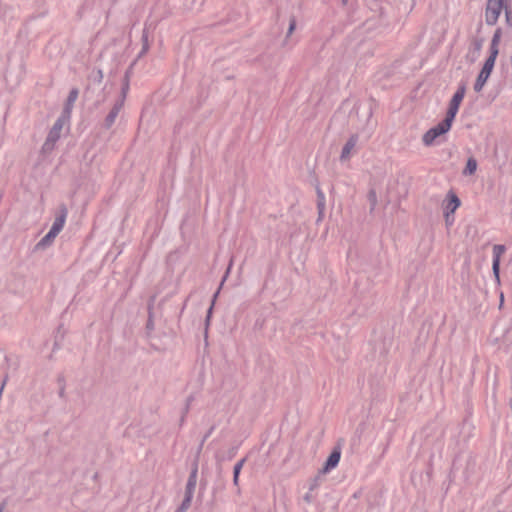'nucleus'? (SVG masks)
Instances as JSON below:
<instances>
[{
    "instance_id": "27",
    "label": "nucleus",
    "mask_w": 512,
    "mask_h": 512,
    "mask_svg": "<svg viewBox=\"0 0 512 512\" xmlns=\"http://www.w3.org/2000/svg\"><path fill=\"white\" fill-rule=\"evenodd\" d=\"M59 397L64 398L65 397V384H62L59 388Z\"/></svg>"
},
{
    "instance_id": "12",
    "label": "nucleus",
    "mask_w": 512,
    "mask_h": 512,
    "mask_svg": "<svg viewBox=\"0 0 512 512\" xmlns=\"http://www.w3.org/2000/svg\"><path fill=\"white\" fill-rule=\"evenodd\" d=\"M197 478H198V466L196 464V465H194V467L192 468V470L189 474V477H188V480L186 483V487H185V494H193L194 495V491H195L196 484H197Z\"/></svg>"
},
{
    "instance_id": "15",
    "label": "nucleus",
    "mask_w": 512,
    "mask_h": 512,
    "mask_svg": "<svg viewBox=\"0 0 512 512\" xmlns=\"http://www.w3.org/2000/svg\"><path fill=\"white\" fill-rule=\"evenodd\" d=\"M57 235L58 233H53V230L50 229L49 232L37 243V247L45 248L49 246Z\"/></svg>"
},
{
    "instance_id": "35",
    "label": "nucleus",
    "mask_w": 512,
    "mask_h": 512,
    "mask_svg": "<svg viewBox=\"0 0 512 512\" xmlns=\"http://www.w3.org/2000/svg\"><path fill=\"white\" fill-rule=\"evenodd\" d=\"M152 325L151 321L148 322L147 327L149 328Z\"/></svg>"
},
{
    "instance_id": "24",
    "label": "nucleus",
    "mask_w": 512,
    "mask_h": 512,
    "mask_svg": "<svg viewBox=\"0 0 512 512\" xmlns=\"http://www.w3.org/2000/svg\"><path fill=\"white\" fill-rule=\"evenodd\" d=\"M319 486V483H318V478H314L312 479V481L310 482V485H309V491L312 492L314 491L315 489H317Z\"/></svg>"
},
{
    "instance_id": "7",
    "label": "nucleus",
    "mask_w": 512,
    "mask_h": 512,
    "mask_svg": "<svg viewBox=\"0 0 512 512\" xmlns=\"http://www.w3.org/2000/svg\"><path fill=\"white\" fill-rule=\"evenodd\" d=\"M67 215H68V209H67L66 205L65 204L59 205L58 214L55 217L54 222L50 228L51 230H53V233L59 234L61 232V230L63 229V227L65 225Z\"/></svg>"
},
{
    "instance_id": "16",
    "label": "nucleus",
    "mask_w": 512,
    "mask_h": 512,
    "mask_svg": "<svg viewBox=\"0 0 512 512\" xmlns=\"http://www.w3.org/2000/svg\"><path fill=\"white\" fill-rule=\"evenodd\" d=\"M477 170V161L474 157H470L467 160L466 167L463 170V175H472Z\"/></svg>"
},
{
    "instance_id": "20",
    "label": "nucleus",
    "mask_w": 512,
    "mask_h": 512,
    "mask_svg": "<svg viewBox=\"0 0 512 512\" xmlns=\"http://www.w3.org/2000/svg\"><path fill=\"white\" fill-rule=\"evenodd\" d=\"M317 192V209L318 210H325V195L322 192V190L318 187L316 189Z\"/></svg>"
},
{
    "instance_id": "36",
    "label": "nucleus",
    "mask_w": 512,
    "mask_h": 512,
    "mask_svg": "<svg viewBox=\"0 0 512 512\" xmlns=\"http://www.w3.org/2000/svg\"><path fill=\"white\" fill-rule=\"evenodd\" d=\"M218 293H219V292L217 291V292L214 294V299L217 297Z\"/></svg>"
},
{
    "instance_id": "28",
    "label": "nucleus",
    "mask_w": 512,
    "mask_h": 512,
    "mask_svg": "<svg viewBox=\"0 0 512 512\" xmlns=\"http://www.w3.org/2000/svg\"><path fill=\"white\" fill-rule=\"evenodd\" d=\"M128 88H129V85H128V82H126V84L122 88V99L121 100H123V101H124V98L126 96V92H127Z\"/></svg>"
},
{
    "instance_id": "10",
    "label": "nucleus",
    "mask_w": 512,
    "mask_h": 512,
    "mask_svg": "<svg viewBox=\"0 0 512 512\" xmlns=\"http://www.w3.org/2000/svg\"><path fill=\"white\" fill-rule=\"evenodd\" d=\"M358 135L353 134L350 136V138L347 140L345 145L342 148L340 160L345 161L350 158L351 151L355 148L357 142H358Z\"/></svg>"
},
{
    "instance_id": "23",
    "label": "nucleus",
    "mask_w": 512,
    "mask_h": 512,
    "mask_svg": "<svg viewBox=\"0 0 512 512\" xmlns=\"http://www.w3.org/2000/svg\"><path fill=\"white\" fill-rule=\"evenodd\" d=\"M505 17L507 25L512 27V12L508 7H505Z\"/></svg>"
},
{
    "instance_id": "8",
    "label": "nucleus",
    "mask_w": 512,
    "mask_h": 512,
    "mask_svg": "<svg viewBox=\"0 0 512 512\" xmlns=\"http://www.w3.org/2000/svg\"><path fill=\"white\" fill-rule=\"evenodd\" d=\"M340 458H341V446L340 445H336L331 454L329 455V457L327 458L323 468H322V472L323 473H328L330 472L332 469L336 468L337 465L339 464V461H340Z\"/></svg>"
},
{
    "instance_id": "11",
    "label": "nucleus",
    "mask_w": 512,
    "mask_h": 512,
    "mask_svg": "<svg viewBox=\"0 0 512 512\" xmlns=\"http://www.w3.org/2000/svg\"><path fill=\"white\" fill-rule=\"evenodd\" d=\"M447 197H448V203L445 207L446 221L449 220V215L453 214L461 204L460 199L458 198V196L455 193L449 192Z\"/></svg>"
},
{
    "instance_id": "25",
    "label": "nucleus",
    "mask_w": 512,
    "mask_h": 512,
    "mask_svg": "<svg viewBox=\"0 0 512 512\" xmlns=\"http://www.w3.org/2000/svg\"><path fill=\"white\" fill-rule=\"evenodd\" d=\"M213 429H214V428H213V427H211V428L209 429V431L204 435V437H203V439H202V441H201V443H200V447H199V449H202V446H203L204 442L209 438V436H210V435H211V433L213 432Z\"/></svg>"
},
{
    "instance_id": "31",
    "label": "nucleus",
    "mask_w": 512,
    "mask_h": 512,
    "mask_svg": "<svg viewBox=\"0 0 512 512\" xmlns=\"http://www.w3.org/2000/svg\"><path fill=\"white\" fill-rule=\"evenodd\" d=\"M6 505H7V501L4 500L0 503V512H4L5 508H6Z\"/></svg>"
},
{
    "instance_id": "26",
    "label": "nucleus",
    "mask_w": 512,
    "mask_h": 512,
    "mask_svg": "<svg viewBox=\"0 0 512 512\" xmlns=\"http://www.w3.org/2000/svg\"><path fill=\"white\" fill-rule=\"evenodd\" d=\"M213 305H214V301L212 302L211 306L209 307V309L207 311V317H206V324L207 325L209 324V321H210V317H211L212 310H213Z\"/></svg>"
},
{
    "instance_id": "3",
    "label": "nucleus",
    "mask_w": 512,
    "mask_h": 512,
    "mask_svg": "<svg viewBox=\"0 0 512 512\" xmlns=\"http://www.w3.org/2000/svg\"><path fill=\"white\" fill-rule=\"evenodd\" d=\"M504 0H487L485 10V22L487 25H495L502 12L505 10Z\"/></svg>"
},
{
    "instance_id": "19",
    "label": "nucleus",
    "mask_w": 512,
    "mask_h": 512,
    "mask_svg": "<svg viewBox=\"0 0 512 512\" xmlns=\"http://www.w3.org/2000/svg\"><path fill=\"white\" fill-rule=\"evenodd\" d=\"M149 50V43H148V34L146 30L143 31L142 34V49L138 55V58L142 57L144 54H146Z\"/></svg>"
},
{
    "instance_id": "5",
    "label": "nucleus",
    "mask_w": 512,
    "mask_h": 512,
    "mask_svg": "<svg viewBox=\"0 0 512 512\" xmlns=\"http://www.w3.org/2000/svg\"><path fill=\"white\" fill-rule=\"evenodd\" d=\"M496 57L495 56H488V58L485 60L484 65L475 81L474 84V90L475 92H480L484 85L486 84L493 68L495 65Z\"/></svg>"
},
{
    "instance_id": "32",
    "label": "nucleus",
    "mask_w": 512,
    "mask_h": 512,
    "mask_svg": "<svg viewBox=\"0 0 512 512\" xmlns=\"http://www.w3.org/2000/svg\"><path fill=\"white\" fill-rule=\"evenodd\" d=\"M325 210H318V221L322 220L324 217Z\"/></svg>"
},
{
    "instance_id": "13",
    "label": "nucleus",
    "mask_w": 512,
    "mask_h": 512,
    "mask_svg": "<svg viewBox=\"0 0 512 512\" xmlns=\"http://www.w3.org/2000/svg\"><path fill=\"white\" fill-rule=\"evenodd\" d=\"M78 94H79V91L77 88H73L69 92V95L67 97V101L65 104V108H64V114H66L67 117H69V115L71 113L72 107L78 98Z\"/></svg>"
},
{
    "instance_id": "33",
    "label": "nucleus",
    "mask_w": 512,
    "mask_h": 512,
    "mask_svg": "<svg viewBox=\"0 0 512 512\" xmlns=\"http://www.w3.org/2000/svg\"><path fill=\"white\" fill-rule=\"evenodd\" d=\"M58 383H59V385H60V386H61L62 384H65L64 378H63L62 376H60V377L58 378Z\"/></svg>"
},
{
    "instance_id": "29",
    "label": "nucleus",
    "mask_w": 512,
    "mask_h": 512,
    "mask_svg": "<svg viewBox=\"0 0 512 512\" xmlns=\"http://www.w3.org/2000/svg\"><path fill=\"white\" fill-rule=\"evenodd\" d=\"M313 499V496L311 494V492L309 491L308 493L305 494L304 496V500L307 502V503H310Z\"/></svg>"
},
{
    "instance_id": "1",
    "label": "nucleus",
    "mask_w": 512,
    "mask_h": 512,
    "mask_svg": "<svg viewBox=\"0 0 512 512\" xmlns=\"http://www.w3.org/2000/svg\"><path fill=\"white\" fill-rule=\"evenodd\" d=\"M453 121L450 118L445 117L436 126L430 128L422 137V142L425 146H431L434 141L441 135L447 133L452 125Z\"/></svg>"
},
{
    "instance_id": "18",
    "label": "nucleus",
    "mask_w": 512,
    "mask_h": 512,
    "mask_svg": "<svg viewBox=\"0 0 512 512\" xmlns=\"http://www.w3.org/2000/svg\"><path fill=\"white\" fill-rule=\"evenodd\" d=\"M245 458L239 460L235 465H234V468H233V484L235 486H238V481H239V474L241 472V469L245 463Z\"/></svg>"
},
{
    "instance_id": "2",
    "label": "nucleus",
    "mask_w": 512,
    "mask_h": 512,
    "mask_svg": "<svg viewBox=\"0 0 512 512\" xmlns=\"http://www.w3.org/2000/svg\"><path fill=\"white\" fill-rule=\"evenodd\" d=\"M65 119L66 116L62 115L55 121L42 146L43 152L48 153L54 149L56 142L59 140L61 136V131L65 124Z\"/></svg>"
},
{
    "instance_id": "4",
    "label": "nucleus",
    "mask_w": 512,
    "mask_h": 512,
    "mask_svg": "<svg viewBox=\"0 0 512 512\" xmlns=\"http://www.w3.org/2000/svg\"><path fill=\"white\" fill-rule=\"evenodd\" d=\"M466 93V83L460 82L456 92L454 93L452 99L450 100L449 107L446 113L447 118H450V120L454 121L455 116L459 110V106L465 96Z\"/></svg>"
},
{
    "instance_id": "30",
    "label": "nucleus",
    "mask_w": 512,
    "mask_h": 512,
    "mask_svg": "<svg viewBox=\"0 0 512 512\" xmlns=\"http://www.w3.org/2000/svg\"><path fill=\"white\" fill-rule=\"evenodd\" d=\"M190 402H191V398H188V399H187V404H186V407H185V412H184V414H186V413L188 412V410H189V406H190ZM184 416H185V415H183V416H182V421L184 420Z\"/></svg>"
},
{
    "instance_id": "17",
    "label": "nucleus",
    "mask_w": 512,
    "mask_h": 512,
    "mask_svg": "<svg viewBox=\"0 0 512 512\" xmlns=\"http://www.w3.org/2000/svg\"><path fill=\"white\" fill-rule=\"evenodd\" d=\"M192 499L193 494H184V499L175 512H186L191 506Z\"/></svg>"
},
{
    "instance_id": "22",
    "label": "nucleus",
    "mask_w": 512,
    "mask_h": 512,
    "mask_svg": "<svg viewBox=\"0 0 512 512\" xmlns=\"http://www.w3.org/2000/svg\"><path fill=\"white\" fill-rule=\"evenodd\" d=\"M369 201L371 203V209H374L377 203V197L375 191H370L368 194Z\"/></svg>"
},
{
    "instance_id": "9",
    "label": "nucleus",
    "mask_w": 512,
    "mask_h": 512,
    "mask_svg": "<svg viewBox=\"0 0 512 512\" xmlns=\"http://www.w3.org/2000/svg\"><path fill=\"white\" fill-rule=\"evenodd\" d=\"M122 106H123V100H118L114 104V106L112 107V109L110 110V112L108 113V115L105 118V121H104L105 128L109 129L112 127L120 110L122 109Z\"/></svg>"
},
{
    "instance_id": "6",
    "label": "nucleus",
    "mask_w": 512,
    "mask_h": 512,
    "mask_svg": "<svg viewBox=\"0 0 512 512\" xmlns=\"http://www.w3.org/2000/svg\"><path fill=\"white\" fill-rule=\"evenodd\" d=\"M505 250L504 245L497 244L493 246L492 271L497 283L500 282V260Z\"/></svg>"
},
{
    "instance_id": "14",
    "label": "nucleus",
    "mask_w": 512,
    "mask_h": 512,
    "mask_svg": "<svg viewBox=\"0 0 512 512\" xmlns=\"http://www.w3.org/2000/svg\"><path fill=\"white\" fill-rule=\"evenodd\" d=\"M500 38H501V29L498 28V29H496V31L492 37L491 43H490L489 56H495L497 58L498 53H499L498 45L500 42Z\"/></svg>"
},
{
    "instance_id": "21",
    "label": "nucleus",
    "mask_w": 512,
    "mask_h": 512,
    "mask_svg": "<svg viewBox=\"0 0 512 512\" xmlns=\"http://www.w3.org/2000/svg\"><path fill=\"white\" fill-rule=\"evenodd\" d=\"M296 28V19L295 17H291L290 18V21H289V27H288V32H287V37L290 36L293 31L295 30Z\"/></svg>"
},
{
    "instance_id": "34",
    "label": "nucleus",
    "mask_w": 512,
    "mask_h": 512,
    "mask_svg": "<svg viewBox=\"0 0 512 512\" xmlns=\"http://www.w3.org/2000/svg\"><path fill=\"white\" fill-rule=\"evenodd\" d=\"M480 48H481V44H480V43H477V45H476V49H478V50H479Z\"/></svg>"
}]
</instances>
